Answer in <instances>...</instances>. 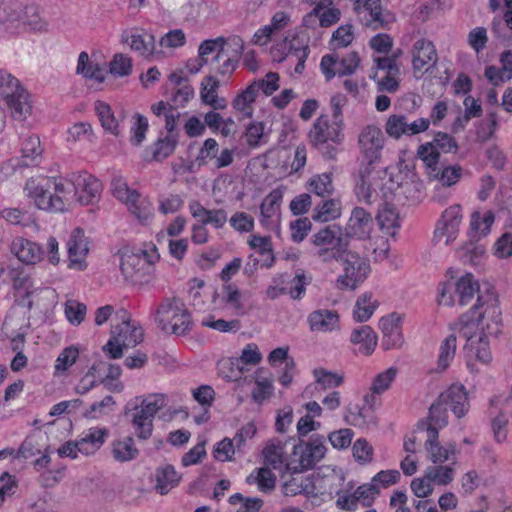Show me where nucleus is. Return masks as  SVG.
Returning a JSON list of instances; mask_svg holds the SVG:
<instances>
[{
  "instance_id": "nucleus-17",
  "label": "nucleus",
  "mask_w": 512,
  "mask_h": 512,
  "mask_svg": "<svg viewBox=\"0 0 512 512\" xmlns=\"http://www.w3.org/2000/svg\"><path fill=\"white\" fill-rule=\"evenodd\" d=\"M67 250L69 267L83 270L86 267L84 259L89 251L83 229L77 227L72 231L67 241Z\"/></svg>"
},
{
  "instance_id": "nucleus-23",
  "label": "nucleus",
  "mask_w": 512,
  "mask_h": 512,
  "mask_svg": "<svg viewBox=\"0 0 512 512\" xmlns=\"http://www.w3.org/2000/svg\"><path fill=\"white\" fill-rule=\"evenodd\" d=\"M122 42L128 44L133 51L144 58H149L155 51L154 35L147 31L124 32Z\"/></svg>"
},
{
  "instance_id": "nucleus-45",
  "label": "nucleus",
  "mask_w": 512,
  "mask_h": 512,
  "mask_svg": "<svg viewBox=\"0 0 512 512\" xmlns=\"http://www.w3.org/2000/svg\"><path fill=\"white\" fill-rule=\"evenodd\" d=\"M376 220L380 228L390 235H394L396 230L400 227L399 216L396 210L388 205L379 210L376 215Z\"/></svg>"
},
{
  "instance_id": "nucleus-14",
  "label": "nucleus",
  "mask_w": 512,
  "mask_h": 512,
  "mask_svg": "<svg viewBox=\"0 0 512 512\" xmlns=\"http://www.w3.org/2000/svg\"><path fill=\"white\" fill-rule=\"evenodd\" d=\"M462 221V209L458 204H454L447 209L441 215L440 220L437 223L434 237L440 241L442 237H446L445 244L448 245L454 241L459 231V226Z\"/></svg>"
},
{
  "instance_id": "nucleus-61",
  "label": "nucleus",
  "mask_w": 512,
  "mask_h": 512,
  "mask_svg": "<svg viewBox=\"0 0 512 512\" xmlns=\"http://www.w3.org/2000/svg\"><path fill=\"white\" fill-rule=\"evenodd\" d=\"M369 18L366 20V26L373 29H384L394 22V16L390 12H383L382 7L368 12Z\"/></svg>"
},
{
  "instance_id": "nucleus-6",
  "label": "nucleus",
  "mask_w": 512,
  "mask_h": 512,
  "mask_svg": "<svg viewBox=\"0 0 512 512\" xmlns=\"http://www.w3.org/2000/svg\"><path fill=\"white\" fill-rule=\"evenodd\" d=\"M384 143L385 137L379 127L367 125L360 131L357 144L360 167H365L364 173H371L373 165L380 161Z\"/></svg>"
},
{
  "instance_id": "nucleus-54",
  "label": "nucleus",
  "mask_w": 512,
  "mask_h": 512,
  "mask_svg": "<svg viewBox=\"0 0 512 512\" xmlns=\"http://www.w3.org/2000/svg\"><path fill=\"white\" fill-rule=\"evenodd\" d=\"M396 375L397 369L395 367H390L376 375L371 385L372 393L370 395L375 396L376 394L379 395L385 392L395 380Z\"/></svg>"
},
{
  "instance_id": "nucleus-4",
  "label": "nucleus",
  "mask_w": 512,
  "mask_h": 512,
  "mask_svg": "<svg viewBox=\"0 0 512 512\" xmlns=\"http://www.w3.org/2000/svg\"><path fill=\"white\" fill-rule=\"evenodd\" d=\"M0 94L14 119L22 121L31 114L28 92L17 78L4 69H0Z\"/></svg>"
},
{
  "instance_id": "nucleus-33",
  "label": "nucleus",
  "mask_w": 512,
  "mask_h": 512,
  "mask_svg": "<svg viewBox=\"0 0 512 512\" xmlns=\"http://www.w3.org/2000/svg\"><path fill=\"white\" fill-rule=\"evenodd\" d=\"M154 261L142 251L141 254H128L121 258L120 269L127 279H133L136 274L149 267Z\"/></svg>"
},
{
  "instance_id": "nucleus-46",
  "label": "nucleus",
  "mask_w": 512,
  "mask_h": 512,
  "mask_svg": "<svg viewBox=\"0 0 512 512\" xmlns=\"http://www.w3.org/2000/svg\"><path fill=\"white\" fill-rule=\"evenodd\" d=\"M237 64L238 60L230 57L226 51H218V55H214L211 62L212 70L222 77H230Z\"/></svg>"
},
{
  "instance_id": "nucleus-7",
  "label": "nucleus",
  "mask_w": 512,
  "mask_h": 512,
  "mask_svg": "<svg viewBox=\"0 0 512 512\" xmlns=\"http://www.w3.org/2000/svg\"><path fill=\"white\" fill-rule=\"evenodd\" d=\"M337 477H292L290 480L285 481L282 490L286 496H295L298 494H304L307 496H318L327 494L338 493L334 482Z\"/></svg>"
},
{
  "instance_id": "nucleus-38",
  "label": "nucleus",
  "mask_w": 512,
  "mask_h": 512,
  "mask_svg": "<svg viewBox=\"0 0 512 512\" xmlns=\"http://www.w3.org/2000/svg\"><path fill=\"white\" fill-rule=\"evenodd\" d=\"M456 293L459 297L461 306L467 305L474 297L475 293L482 294L479 283L471 273H466L456 282Z\"/></svg>"
},
{
  "instance_id": "nucleus-47",
  "label": "nucleus",
  "mask_w": 512,
  "mask_h": 512,
  "mask_svg": "<svg viewBox=\"0 0 512 512\" xmlns=\"http://www.w3.org/2000/svg\"><path fill=\"white\" fill-rule=\"evenodd\" d=\"M248 484L256 483L259 490L262 492H269L275 487L276 477L269 468H259L251 473L247 478Z\"/></svg>"
},
{
  "instance_id": "nucleus-36",
  "label": "nucleus",
  "mask_w": 512,
  "mask_h": 512,
  "mask_svg": "<svg viewBox=\"0 0 512 512\" xmlns=\"http://www.w3.org/2000/svg\"><path fill=\"white\" fill-rule=\"evenodd\" d=\"M283 194L280 190H272L263 200L260 206L261 224L269 226L273 218L278 217Z\"/></svg>"
},
{
  "instance_id": "nucleus-1",
  "label": "nucleus",
  "mask_w": 512,
  "mask_h": 512,
  "mask_svg": "<svg viewBox=\"0 0 512 512\" xmlns=\"http://www.w3.org/2000/svg\"><path fill=\"white\" fill-rule=\"evenodd\" d=\"M341 121H331L329 115H320L313 123L308 134L310 143L323 157L334 159L337 155L336 145L344 139Z\"/></svg>"
},
{
  "instance_id": "nucleus-55",
  "label": "nucleus",
  "mask_w": 512,
  "mask_h": 512,
  "mask_svg": "<svg viewBox=\"0 0 512 512\" xmlns=\"http://www.w3.org/2000/svg\"><path fill=\"white\" fill-rule=\"evenodd\" d=\"M426 472L432 483L437 485H447L454 478V469L450 466H429Z\"/></svg>"
},
{
  "instance_id": "nucleus-35",
  "label": "nucleus",
  "mask_w": 512,
  "mask_h": 512,
  "mask_svg": "<svg viewBox=\"0 0 512 512\" xmlns=\"http://www.w3.org/2000/svg\"><path fill=\"white\" fill-rule=\"evenodd\" d=\"M155 479V490L161 495H165L178 485L181 475L175 470L173 465L165 464L156 469Z\"/></svg>"
},
{
  "instance_id": "nucleus-16",
  "label": "nucleus",
  "mask_w": 512,
  "mask_h": 512,
  "mask_svg": "<svg viewBox=\"0 0 512 512\" xmlns=\"http://www.w3.org/2000/svg\"><path fill=\"white\" fill-rule=\"evenodd\" d=\"M30 14L32 16L36 14L34 6L23 8L22 4L16 0H9L8 2L0 0V21L2 22L21 20L33 29H41L42 25L38 21L29 19Z\"/></svg>"
},
{
  "instance_id": "nucleus-31",
  "label": "nucleus",
  "mask_w": 512,
  "mask_h": 512,
  "mask_svg": "<svg viewBox=\"0 0 512 512\" xmlns=\"http://www.w3.org/2000/svg\"><path fill=\"white\" fill-rule=\"evenodd\" d=\"M438 436V431L429 428V435H427L425 447L433 463H443L447 461L451 455H455L456 453L454 444H448L446 447L441 446L438 441Z\"/></svg>"
},
{
  "instance_id": "nucleus-42",
  "label": "nucleus",
  "mask_w": 512,
  "mask_h": 512,
  "mask_svg": "<svg viewBox=\"0 0 512 512\" xmlns=\"http://www.w3.org/2000/svg\"><path fill=\"white\" fill-rule=\"evenodd\" d=\"M265 462L274 469H280L285 465L284 445L279 439H272L263 450Z\"/></svg>"
},
{
  "instance_id": "nucleus-44",
  "label": "nucleus",
  "mask_w": 512,
  "mask_h": 512,
  "mask_svg": "<svg viewBox=\"0 0 512 512\" xmlns=\"http://www.w3.org/2000/svg\"><path fill=\"white\" fill-rule=\"evenodd\" d=\"M94 105L96 114L104 130L113 135H118V122L114 117L111 107L107 103L99 100L96 101Z\"/></svg>"
},
{
  "instance_id": "nucleus-2",
  "label": "nucleus",
  "mask_w": 512,
  "mask_h": 512,
  "mask_svg": "<svg viewBox=\"0 0 512 512\" xmlns=\"http://www.w3.org/2000/svg\"><path fill=\"white\" fill-rule=\"evenodd\" d=\"M311 242L316 248L314 255L322 262L342 259L349 248L347 236L336 224L320 229L311 237Z\"/></svg>"
},
{
  "instance_id": "nucleus-8",
  "label": "nucleus",
  "mask_w": 512,
  "mask_h": 512,
  "mask_svg": "<svg viewBox=\"0 0 512 512\" xmlns=\"http://www.w3.org/2000/svg\"><path fill=\"white\" fill-rule=\"evenodd\" d=\"M343 266V274L337 277V287L340 289H356L365 281L369 272L370 264L368 260L359 254L346 250L342 259H339Z\"/></svg>"
},
{
  "instance_id": "nucleus-34",
  "label": "nucleus",
  "mask_w": 512,
  "mask_h": 512,
  "mask_svg": "<svg viewBox=\"0 0 512 512\" xmlns=\"http://www.w3.org/2000/svg\"><path fill=\"white\" fill-rule=\"evenodd\" d=\"M377 340L375 331L368 325L354 329L350 336V341L354 345H358L359 352L364 355L372 354L377 346Z\"/></svg>"
},
{
  "instance_id": "nucleus-48",
  "label": "nucleus",
  "mask_w": 512,
  "mask_h": 512,
  "mask_svg": "<svg viewBox=\"0 0 512 512\" xmlns=\"http://www.w3.org/2000/svg\"><path fill=\"white\" fill-rule=\"evenodd\" d=\"M365 167H359V181L355 186V194L359 201L371 204L377 198V193L371 188L367 178L370 173H364Z\"/></svg>"
},
{
  "instance_id": "nucleus-32",
  "label": "nucleus",
  "mask_w": 512,
  "mask_h": 512,
  "mask_svg": "<svg viewBox=\"0 0 512 512\" xmlns=\"http://www.w3.org/2000/svg\"><path fill=\"white\" fill-rule=\"evenodd\" d=\"M447 409L443 402H440V399L437 398L429 408L427 421H420L417 428L421 431H426L427 435H429V428L438 431L445 427L448 423Z\"/></svg>"
},
{
  "instance_id": "nucleus-26",
  "label": "nucleus",
  "mask_w": 512,
  "mask_h": 512,
  "mask_svg": "<svg viewBox=\"0 0 512 512\" xmlns=\"http://www.w3.org/2000/svg\"><path fill=\"white\" fill-rule=\"evenodd\" d=\"M439 164L426 166L427 175L430 180L438 181L443 187L456 185L463 175V168L459 164L447 165L443 168Z\"/></svg>"
},
{
  "instance_id": "nucleus-28",
  "label": "nucleus",
  "mask_w": 512,
  "mask_h": 512,
  "mask_svg": "<svg viewBox=\"0 0 512 512\" xmlns=\"http://www.w3.org/2000/svg\"><path fill=\"white\" fill-rule=\"evenodd\" d=\"M111 334L127 348L135 347L143 340L142 329L131 324L129 319H124L120 324L113 325Z\"/></svg>"
},
{
  "instance_id": "nucleus-58",
  "label": "nucleus",
  "mask_w": 512,
  "mask_h": 512,
  "mask_svg": "<svg viewBox=\"0 0 512 512\" xmlns=\"http://www.w3.org/2000/svg\"><path fill=\"white\" fill-rule=\"evenodd\" d=\"M313 375L315 377L316 382L323 389L336 388L342 385L343 376L333 373L331 371L325 370L323 368L314 369Z\"/></svg>"
},
{
  "instance_id": "nucleus-40",
  "label": "nucleus",
  "mask_w": 512,
  "mask_h": 512,
  "mask_svg": "<svg viewBox=\"0 0 512 512\" xmlns=\"http://www.w3.org/2000/svg\"><path fill=\"white\" fill-rule=\"evenodd\" d=\"M309 189L317 196L329 198L334 192L333 174L325 172L314 175L309 180Z\"/></svg>"
},
{
  "instance_id": "nucleus-62",
  "label": "nucleus",
  "mask_w": 512,
  "mask_h": 512,
  "mask_svg": "<svg viewBox=\"0 0 512 512\" xmlns=\"http://www.w3.org/2000/svg\"><path fill=\"white\" fill-rule=\"evenodd\" d=\"M134 122L131 127V142L139 146L146 137V132L149 128L148 119L142 114L136 113L133 116Z\"/></svg>"
},
{
  "instance_id": "nucleus-20",
  "label": "nucleus",
  "mask_w": 512,
  "mask_h": 512,
  "mask_svg": "<svg viewBox=\"0 0 512 512\" xmlns=\"http://www.w3.org/2000/svg\"><path fill=\"white\" fill-rule=\"evenodd\" d=\"M10 252L19 261L27 265H34L43 258V250L36 242L23 237H16L10 245Z\"/></svg>"
},
{
  "instance_id": "nucleus-29",
  "label": "nucleus",
  "mask_w": 512,
  "mask_h": 512,
  "mask_svg": "<svg viewBox=\"0 0 512 512\" xmlns=\"http://www.w3.org/2000/svg\"><path fill=\"white\" fill-rule=\"evenodd\" d=\"M437 52L431 41L419 39L413 46L412 65L414 70H422L426 65H435Z\"/></svg>"
},
{
  "instance_id": "nucleus-5",
  "label": "nucleus",
  "mask_w": 512,
  "mask_h": 512,
  "mask_svg": "<svg viewBox=\"0 0 512 512\" xmlns=\"http://www.w3.org/2000/svg\"><path fill=\"white\" fill-rule=\"evenodd\" d=\"M49 177H32L26 181L24 191L34 205L48 212H63L65 203L61 195H53Z\"/></svg>"
},
{
  "instance_id": "nucleus-27",
  "label": "nucleus",
  "mask_w": 512,
  "mask_h": 512,
  "mask_svg": "<svg viewBox=\"0 0 512 512\" xmlns=\"http://www.w3.org/2000/svg\"><path fill=\"white\" fill-rule=\"evenodd\" d=\"M129 212L141 223L146 225L154 216V207L148 197L142 196L138 191L125 203Z\"/></svg>"
},
{
  "instance_id": "nucleus-9",
  "label": "nucleus",
  "mask_w": 512,
  "mask_h": 512,
  "mask_svg": "<svg viewBox=\"0 0 512 512\" xmlns=\"http://www.w3.org/2000/svg\"><path fill=\"white\" fill-rule=\"evenodd\" d=\"M459 149L456 139L446 132L438 131L432 141L421 144L416 152L425 166L439 164L441 153H456Z\"/></svg>"
},
{
  "instance_id": "nucleus-37",
  "label": "nucleus",
  "mask_w": 512,
  "mask_h": 512,
  "mask_svg": "<svg viewBox=\"0 0 512 512\" xmlns=\"http://www.w3.org/2000/svg\"><path fill=\"white\" fill-rule=\"evenodd\" d=\"M43 149L37 135H30L23 140L21 166H37L40 163Z\"/></svg>"
},
{
  "instance_id": "nucleus-21",
  "label": "nucleus",
  "mask_w": 512,
  "mask_h": 512,
  "mask_svg": "<svg viewBox=\"0 0 512 512\" xmlns=\"http://www.w3.org/2000/svg\"><path fill=\"white\" fill-rule=\"evenodd\" d=\"M299 447H301L302 460L299 467H305L306 470L311 469L319 462L326 453V446L324 444V438L322 436H313L309 441H299Z\"/></svg>"
},
{
  "instance_id": "nucleus-30",
  "label": "nucleus",
  "mask_w": 512,
  "mask_h": 512,
  "mask_svg": "<svg viewBox=\"0 0 512 512\" xmlns=\"http://www.w3.org/2000/svg\"><path fill=\"white\" fill-rule=\"evenodd\" d=\"M107 436L108 430L106 428H90L77 440L80 453L86 456L94 454L103 446Z\"/></svg>"
},
{
  "instance_id": "nucleus-25",
  "label": "nucleus",
  "mask_w": 512,
  "mask_h": 512,
  "mask_svg": "<svg viewBox=\"0 0 512 512\" xmlns=\"http://www.w3.org/2000/svg\"><path fill=\"white\" fill-rule=\"evenodd\" d=\"M189 210L194 218L199 219L202 224H210L216 229L222 228L227 222V212L224 209H206L198 201L189 204Z\"/></svg>"
},
{
  "instance_id": "nucleus-15",
  "label": "nucleus",
  "mask_w": 512,
  "mask_h": 512,
  "mask_svg": "<svg viewBox=\"0 0 512 512\" xmlns=\"http://www.w3.org/2000/svg\"><path fill=\"white\" fill-rule=\"evenodd\" d=\"M372 229L373 218L371 214L362 207H355L346 225L344 235L347 236L348 242L350 238L367 239Z\"/></svg>"
},
{
  "instance_id": "nucleus-39",
  "label": "nucleus",
  "mask_w": 512,
  "mask_h": 512,
  "mask_svg": "<svg viewBox=\"0 0 512 512\" xmlns=\"http://www.w3.org/2000/svg\"><path fill=\"white\" fill-rule=\"evenodd\" d=\"M379 302L373 299L372 293H364L360 295L355 303L353 310V319L355 322H366L371 318Z\"/></svg>"
},
{
  "instance_id": "nucleus-64",
  "label": "nucleus",
  "mask_w": 512,
  "mask_h": 512,
  "mask_svg": "<svg viewBox=\"0 0 512 512\" xmlns=\"http://www.w3.org/2000/svg\"><path fill=\"white\" fill-rule=\"evenodd\" d=\"M79 350L70 346L62 350L56 359L55 370L56 372H65L68 370L78 359Z\"/></svg>"
},
{
  "instance_id": "nucleus-13",
  "label": "nucleus",
  "mask_w": 512,
  "mask_h": 512,
  "mask_svg": "<svg viewBox=\"0 0 512 512\" xmlns=\"http://www.w3.org/2000/svg\"><path fill=\"white\" fill-rule=\"evenodd\" d=\"M310 53L307 44L300 43L296 38L289 40L285 38L280 44L272 49L274 60L282 62L292 57L297 59L295 72L301 74L305 69V62Z\"/></svg>"
},
{
  "instance_id": "nucleus-51",
  "label": "nucleus",
  "mask_w": 512,
  "mask_h": 512,
  "mask_svg": "<svg viewBox=\"0 0 512 512\" xmlns=\"http://www.w3.org/2000/svg\"><path fill=\"white\" fill-rule=\"evenodd\" d=\"M256 85H249L245 90L239 93L234 100L232 105L237 111L245 113L247 116H251L250 105L255 101L257 92L255 91Z\"/></svg>"
},
{
  "instance_id": "nucleus-53",
  "label": "nucleus",
  "mask_w": 512,
  "mask_h": 512,
  "mask_svg": "<svg viewBox=\"0 0 512 512\" xmlns=\"http://www.w3.org/2000/svg\"><path fill=\"white\" fill-rule=\"evenodd\" d=\"M494 222V215L491 212L481 214L474 212L471 216V230L478 236H486L490 232V228Z\"/></svg>"
},
{
  "instance_id": "nucleus-57",
  "label": "nucleus",
  "mask_w": 512,
  "mask_h": 512,
  "mask_svg": "<svg viewBox=\"0 0 512 512\" xmlns=\"http://www.w3.org/2000/svg\"><path fill=\"white\" fill-rule=\"evenodd\" d=\"M218 152L219 144L217 141L214 138H208L203 142L201 148L199 149L195 161L198 166L207 165L208 162L212 160L215 161Z\"/></svg>"
},
{
  "instance_id": "nucleus-24",
  "label": "nucleus",
  "mask_w": 512,
  "mask_h": 512,
  "mask_svg": "<svg viewBox=\"0 0 512 512\" xmlns=\"http://www.w3.org/2000/svg\"><path fill=\"white\" fill-rule=\"evenodd\" d=\"M110 453L114 461L118 463H128L139 457L140 450L136 446L135 439L132 436H124L112 440Z\"/></svg>"
},
{
  "instance_id": "nucleus-63",
  "label": "nucleus",
  "mask_w": 512,
  "mask_h": 512,
  "mask_svg": "<svg viewBox=\"0 0 512 512\" xmlns=\"http://www.w3.org/2000/svg\"><path fill=\"white\" fill-rule=\"evenodd\" d=\"M86 305L75 300L65 303V315L72 325H79L85 318Z\"/></svg>"
},
{
  "instance_id": "nucleus-18",
  "label": "nucleus",
  "mask_w": 512,
  "mask_h": 512,
  "mask_svg": "<svg viewBox=\"0 0 512 512\" xmlns=\"http://www.w3.org/2000/svg\"><path fill=\"white\" fill-rule=\"evenodd\" d=\"M438 399L449 408L457 418L463 417L469 410L470 404L466 389L461 384H452L442 392Z\"/></svg>"
},
{
  "instance_id": "nucleus-59",
  "label": "nucleus",
  "mask_w": 512,
  "mask_h": 512,
  "mask_svg": "<svg viewBox=\"0 0 512 512\" xmlns=\"http://www.w3.org/2000/svg\"><path fill=\"white\" fill-rule=\"evenodd\" d=\"M194 96V89L189 83H184L181 87L173 88L168 104L173 108L184 107Z\"/></svg>"
},
{
  "instance_id": "nucleus-3",
  "label": "nucleus",
  "mask_w": 512,
  "mask_h": 512,
  "mask_svg": "<svg viewBox=\"0 0 512 512\" xmlns=\"http://www.w3.org/2000/svg\"><path fill=\"white\" fill-rule=\"evenodd\" d=\"M157 323L163 331L185 335L192 326L191 316L183 302L177 298L164 299L156 310Z\"/></svg>"
},
{
  "instance_id": "nucleus-12",
  "label": "nucleus",
  "mask_w": 512,
  "mask_h": 512,
  "mask_svg": "<svg viewBox=\"0 0 512 512\" xmlns=\"http://www.w3.org/2000/svg\"><path fill=\"white\" fill-rule=\"evenodd\" d=\"M484 312L478 311V307H472L464 313L459 320L460 336L466 339L465 350H472L479 335H488L483 325Z\"/></svg>"
},
{
  "instance_id": "nucleus-56",
  "label": "nucleus",
  "mask_w": 512,
  "mask_h": 512,
  "mask_svg": "<svg viewBox=\"0 0 512 512\" xmlns=\"http://www.w3.org/2000/svg\"><path fill=\"white\" fill-rule=\"evenodd\" d=\"M456 352V336L451 334L442 342L439 350L438 365L442 370L446 369L454 359Z\"/></svg>"
},
{
  "instance_id": "nucleus-43",
  "label": "nucleus",
  "mask_w": 512,
  "mask_h": 512,
  "mask_svg": "<svg viewBox=\"0 0 512 512\" xmlns=\"http://www.w3.org/2000/svg\"><path fill=\"white\" fill-rule=\"evenodd\" d=\"M340 216V202L329 198L317 205L314 210L313 219L320 222H328Z\"/></svg>"
},
{
  "instance_id": "nucleus-60",
  "label": "nucleus",
  "mask_w": 512,
  "mask_h": 512,
  "mask_svg": "<svg viewBox=\"0 0 512 512\" xmlns=\"http://www.w3.org/2000/svg\"><path fill=\"white\" fill-rule=\"evenodd\" d=\"M110 73L117 77H125L132 72V60L130 57L117 53L109 65Z\"/></svg>"
},
{
  "instance_id": "nucleus-41",
  "label": "nucleus",
  "mask_w": 512,
  "mask_h": 512,
  "mask_svg": "<svg viewBox=\"0 0 512 512\" xmlns=\"http://www.w3.org/2000/svg\"><path fill=\"white\" fill-rule=\"evenodd\" d=\"M178 143L177 135H166L160 137L151 147V160L162 161L169 157L175 151Z\"/></svg>"
},
{
  "instance_id": "nucleus-19",
  "label": "nucleus",
  "mask_w": 512,
  "mask_h": 512,
  "mask_svg": "<svg viewBox=\"0 0 512 512\" xmlns=\"http://www.w3.org/2000/svg\"><path fill=\"white\" fill-rule=\"evenodd\" d=\"M72 181L75 194L81 204L88 205L99 197L102 185L91 174L86 172L79 173Z\"/></svg>"
},
{
  "instance_id": "nucleus-11",
  "label": "nucleus",
  "mask_w": 512,
  "mask_h": 512,
  "mask_svg": "<svg viewBox=\"0 0 512 512\" xmlns=\"http://www.w3.org/2000/svg\"><path fill=\"white\" fill-rule=\"evenodd\" d=\"M363 401V406L349 404L346 408L344 419L349 425L363 430H371L376 428L378 424L373 409L375 397L374 395H365Z\"/></svg>"
},
{
  "instance_id": "nucleus-52",
  "label": "nucleus",
  "mask_w": 512,
  "mask_h": 512,
  "mask_svg": "<svg viewBox=\"0 0 512 512\" xmlns=\"http://www.w3.org/2000/svg\"><path fill=\"white\" fill-rule=\"evenodd\" d=\"M408 127V119L405 115H390L385 124L386 133L394 139L406 136V128Z\"/></svg>"
},
{
  "instance_id": "nucleus-50",
  "label": "nucleus",
  "mask_w": 512,
  "mask_h": 512,
  "mask_svg": "<svg viewBox=\"0 0 512 512\" xmlns=\"http://www.w3.org/2000/svg\"><path fill=\"white\" fill-rule=\"evenodd\" d=\"M312 281V277L307 275L305 271L298 270L291 281V287L287 289V293L293 300H300L306 293V287Z\"/></svg>"
},
{
  "instance_id": "nucleus-10",
  "label": "nucleus",
  "mask_w": 512,
  "mask_h": 512,
  "mask_svg": "<svg viewBox=\"0 0 512 512\" xmlns=\"http://www.w3.org/2000/svg\"><path fill=\"white\" fill-rule=\"evenodd\" d=\"M473 307H478V311L484 312V319H487L485 325L486 333L497 337L501 333V310L499 300L492 288H487L484 293L479 294Z\"/></svg>"
},
{
  "instance_id": "nucleus-49",
  "label": "nucleus",
  "mask_w": 512,
  "mask_h": 512,
  "mask_svg": "<svg viewBox=\"0 0 512 512\" xmlns=\"http://www.w3.org/2000/svg\"><path fill=\"white\" fill-rule=\"evenodd\" d=\"M167 405V395L162 393H154L148 395L141 400L138 407L153 419L155 415Z\"/></svg>"
},
{
  "instance_id": "nucleus-22",
  "label": "nucleus",
  "mask_w": 512,
  "mask_h": 512,
  "mask_svg": "<svg viewBox=\"0 0 512 512\" xmlns=\"http://www.w3.org/2000/svg\"><path fill=\"white\" fill-rule=\"evenodd\" d=\"M307 323L312 332H332L339 328V314L336 310H314L309 313Z\"/></svg>"
}]
</instances>
